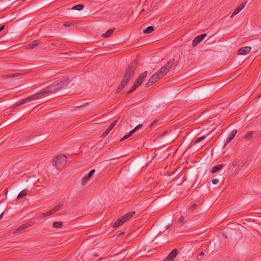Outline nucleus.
Instances as JSON below:
<instances>
[{"label": "nucleus", "mask_w": 261, "mask_h": 261, "mask_svg": "<svg viewBox=\"0 0 261 261\" xmlns=\"http://www.w3.org/2000/svg\"><path fill=\"white\" fill-rule=\"evenodd\" d=\"M69 81L68 79H67L56 84L48 85L45 88H43L40 91V92H38L34 95L27 97V98L22 99L19 103L16 105V107L20 106L28 101H31L38 99L41 96L44 95V94L49 93L56 92L62 89L64 86H66L69 83Z\"/></svg>", "instance_id": "obj_1"}, {"label": "nucleus", "mask_w": 261, "mask_h": 261, "mask_svg": "<svg viewBox=\"0 0 261 261\" xmlns=\"http://www.w3.org/2000/svg\"><path fill=\"white\" fill-rule=\"evenodd\" d=\"M137 65V62L136 60L133 61L128 65L124 73L122 80L116 90V93H119L123 88H124L127 85L130 79L134 76Z\"/></svg>", "instance_id": "obj_2"}, {"label": "nucleus", "mask_w": 261, "mask_h": 261, "mask_svg": "<svg viewBox=\"0 0 261 261\" xmlns=\"http://www.w3.org/2000/svg\"><path fill=\"white\" fill-rule=\"evenodd\" d=\"M174 63V59L169 60L168 63L163 67H162L159 71L155 73L158 75V76L161 79L166 75L172 68Z\"/></svg>", "instance_id": "obj_3"}, {"label": "nucleus", "mask_w": 261, "mask_h": 261, "mask_svg": "<svg viewBox=\"0 0 261 261\" xmlns=\"http://www.w3.org/2000/svg\"><path fill=\"white\" fill-rule=\"evenodd\" d=\"M67 162V158L64 154H60L53 160V165L58 168L64 166Z\"/></svg>", "instance_id": "obj_4"}, {"label": "nucleus", "mask_w": 261, "mask_h": 261, "mask_svg": "<svg viewBox=\"0 0 261 261\" xmlns=\"http://www.w3.org/2000/svg\"><path fill=\"white\" fill-rule=\"evenodd\" d=\"M135 214V212H131L122 216L114 223L113 225V227L117 228L119 227L123 224L126 221L130 219L132 216H133Z\"/></svg>", "instance_id": "obj_5"}, {"label": "nucleus", "mask_w": 261, "mask_h": 261, "mask_svg": "<svg viewBox=\"0 0 261 261\" xmlns=\"http://www.w3.org/2000/svg\"><path fill=\"white\" fill-rule=\"evenodd\" d=\"M147 73L148 72L145 71L143 73L140 74L139 77L136 80L134 84H135L137 86H140L144 81L145 77L147 76Z\"/></svg>", "instance_id": "obj_6"}, {"label": "nucleus", "mask_w": 261, "mask_h": 261, "mask_svg": "<svg viewBox=\"0 0 261 261\" xmlns=\"http://www.w3.org/2000/svg\"><path fill=\"white\" fill-rule=\"evenodd\" d=\"M207 34L204 33L196 37L192 41V45L193 47L196 46L206 36Z\"/></svg>", "instance_id": "obj_7"}, {"label": "nucleus", "mask_w": 261, "mask_h": 261, "mask_svg": "<svg viewBox=\"0 0 261 261\" xmlns=\"http://www.w3.org/2000/svg\"><path fill=\"white\" fill-rule=\"evenodd\" d=\"M178 251L177 249H173L166 257L164 261H172L178 254Z\"/></svg>", "instance_id": "obj_8"}, {"label": "nucleus", "mask_w": 261, "mask_h": 261, "mask_svg": "<svg viewBox=\"0 0 261 261\" xmlns=\"http://www.w3.org/2000/svg\"><path fill=\"white\" fill-rule=\"evenodd\" d=\"M95 172V170L94 169L90 170L88 174L84 176L82 179L81 184L83 186L85 185Z\"/></svg>", "instance_id": "obj_9"}, {"label": "nucleus", "mask_w": 261, "mask_h": 261, "mask_svg": "<svg viewBox=\"0 0 261 261\" xmlns=\"http://www.w3.org/2000/svg\"><path fill=\"white\" fill-rule=\"evenodd\" d=\"M160 78L158 76V75L154 73L149 80V81L146 84V87H149L150 86L152 85L154 83L156 82Z\"/></svg>", "instance_id": "obj_10"}, {"label": "nucleus", "mask_w": 261, "mask_h": 261, "mask_svg": "<svg viewBox=\"0 0 261 261\" xmlns=\"http://www.w3.org/2000/svg\"><path fill=\"white\" fill-rule=\"evenodd\" d=\"M237 133V131L236 129H234L231 132V133L229 134V136L227 138V139L225 140L224 147L233 139Z\"/></svg>", "instance_id": "obj_11"}, {"label": "nucleus", "mask_w": 261, "mask_h": 261, "mask_svg": "<svg viewBox=\"0 0 261 261\" xmlns=\"http://www.w3.org/2000/svg\"><path fill=\"white\" fill-rule=\"evenodd\" d=\"M245 7V4L244 3H242L240 6H239L234 11V12L232 13L231 17H233L235 15H236L237 14H238Z\"/></svg>", "instance_id": "obj_12"}, {"label": "nucleus", "mask_w": 261, "mask_h": 261, "mask_svg": "<svg viewBox=\"0 0 261 261\" xmlns=\"http://www.w3.org/2000/svg\"><path fill=\"white\" fill-rule=\"evenodd\" d=\"M29 226L30 225H28L27 224L21 225L14 231V233L17 234L20 233L23 230L28 228Z\"/></svg>", "instance_id": "obj_13"}, {"label": "nucleus", "mask_w": 261, "mask_h": 261, "mask_svg": "<svg viewBox=\"0 0 261 261\" xmlns=\"http://www.w3.org/2000/svg\"><path fill=\"white\" fill-rule=\"evenodd\" d=\"M224 165L223 164H220V165H217L216 166H214L211 170V172L213 174V173H215L216 172H217V171H218L219 170H221L223 167H224Z\"/></svg>", "instance_id": "obj_14"}, {"label": "nucleus", "mask_w": 261, "mask_h": 261, "mask_svg": "<svg viewBox=\"0 0 261 261\" xmlns=\"http://www.w3.org/2000/svg\"><path fill=\"white\" fill-rule=\"evenodd\" d=\"M114 30H115L114 29H111L108 30L105 33H104L102 35V36L105 38L110 37L112 35V34L114 32Z\"/></svg>", "instance_id": "obj_15"}, {"label": "nucleus", "mask_w": 261, "mask_h": 261, "mask_svg": "<svg viewBox=\"0 0 261 261\" xmlns=\"http://www.w3.org/2000/svg\"><path fill=\"white\" fill-rule=\"evenodd\" d=\"M154 30V28L152 26H149L146 29H144L143 32L144 34L151 33Z\"/></svg>", "instance_id": "obj_16"}, {"label": "nucleus", "mask_w": 261, "mask_h": 261, "mask_svg": "<svg viewBox=\"0 0 261 261\" xmlns=\"http://www.w3.org/2000/svg\"><path fill=\"white\" fill-rule=\"evenodd\" d=\"M40 44V42L38 40H36L33 41L31 43L28 45L29 46V48H33L34 47L37 46L38 44Z\"/></svg>", "instance_id": "obj_17"}, {"label": "nucleus", "mask_w": 261, "mask_h": 261, "mask_svg": "<svg viewBox=\"0 0 261 261\" xmlns=\"http://www.w3.org/2000/svg\"><path fill=\"white\" fill-rule=\"evenodd\" d=\"M84 5L83 4H79L72 7L71 10L81 11L84 8Z\"/></svg>", "instance_id": "obj_18"}, {"label": "nucleus", "mask_w": 261, "mask_h": 261, "mask_svg": "<svg viewBox=\"0 0 261 261\" xmlns=\"http://www.w3.org/2000/svg\"><path fill=\"white\" fill-rule=\"evenodd\" d=\"M27 193H28L27 190H22L18 194L17 198L19 199L20 198H22V197L25 196L27 194Z\"/></svg>", "instance_id": "obj_19"}, {"label": "nucleus", "mask_w": 261, "mask_h": 261, "mask_svg": "<svg viewBox=\"0 0 261 261\" xmlns=\"http://www.w3.org/2000/svg\"><path fill=\"white\" fill-rule=\"evenodd\" d=\"M207 136H201V137H198V138H197L195 141H194V144H195L196 143H198L200 142H201V141H202L203 140H204L206 137Z\"/></svg>", "instance_id": "obj_20"}, {"label": "nucleus", "mask_w": 261, "mask_h": 261, "mask_svg": "<svg viewBox=\"0 0 261 261\" xmlns=\"http://www.w3.org/2000/svg\"><path fill=\"white\" fill-rule=\"evenodd\" d=\"M62 226V222H55L53 224V227L54 228H61Z\"/></svg>", "instance_id": "obj_21"}, {"label": "nucleus", "mask_w": 261, "mask_h": 261, "mask_svg": "<svg viewBox=\"0 0 261 261\" xmlns=\"http://www.w3.org/2000/svg\"><path fill=\"white\" fill-rule=\"evenodd\" d=\"M54 213H55V212L53 211V210L52 209L50 211H48V212H47L46 213L42 214L41 215V217H43V218H44V217H45L46 216L51 215H52Z\"/></svg>", "instance_id": "obj_22"}, {"label": "nucleus", "mask_w": 261, "mask_h": 261, "mask_svg": "<svg viewBox=\"0 0 261 261\" xmlns=\"http://www.w3.org/2000/svg\"><path fill=\"white\" fill-rule=\"evenodd\" d=\"M143 125L142 124H139L137 126H136L133 130H132L131 134H134L135 133L137 130H138L139 129L142 128Z\"/></svg>", "instance_id": "obj_23"}, {"label": "nucleus", "mask_w": 261, "mask_h": 261, "mask_svg": "<svg viewBox=\"0 0 261 261\" xmlns=\"http://www.w3.org/2000/svg\"><path fill=\"white\" fill-rule=\"evenodd\" d=\"M63 205V203H59L57 205H56L55 207H54L53 208V211L56 213V212H57L58 211H59L60 210V208H61V206H62Z\"/></svg>", "instance_id": "obj_24"}, {"label": "nucleus", "mask_w": 261, "mask_h": 261, "mask_svg": "<svg viewBox=\"0 0 261 261\" xmlns=\"http://www.w3.org/2000/svg\"><path fill=\"white\" fill-rule=\"evenodd\" d=\"M138 87V86H137V85L135 84H134L133 86L132 87V88L130 89V90L127 92V94H130L132 92L135 91Z\"/></svg>", "instance_id": "obj_25"}, {"label": "nucleus", "mask_w": 261, "mask_h": 261, "mask_svg": "<svg viewBox=\"0 0 261 261\" xmlns=\"http://www.w3.org/2000/svg\"><path fill=\"white\" fill-rule=\"evenodd\" d=\"M111 129H109V128H107L103 133V134H102L101 135V137L102 138H105L106 137L109 133L110 132H111Z\"/></svg>", "instance_id": "obj_26"}, {"label": "nucleus", "mask_w": 261, "mask_h": 261, "mask_svg": "<svg viewBox=\"0 0 261 261\" xmlns=\"http://www.w3.org/2000/svg\"><path fill=\"white\" fill-rule=\"evenodd\" d=\"M133 135V134H131V132H129V133L128 135H125L124 137L121 138L120 140V141L122 142L128 138H129L130 136H131Z\"/></svg>", "instance_id": "obj_27"}, {"label": "nucleus", "mask_w": 261, "mask_h": 261, "mask_svg": "<svg viewBox=\"0 0 261 261\" xmlns=\"http://www.w3.org/2000/svg\"><path fill=\"white\" fill-rule=\"evenodd\" d=\"M117 120H115V121H113L111 124L109 125V126L108 127V128H109V129H111L112 130L113 129V128L115 126V125L117 123Z\"/></svg>", "instance_id": "obj_28"}, {"label": "nucleus", "mask_w": 261, "mask_h": 261, "mask_svg": "<svg viewBox=\"0 0 261 261\" xmlns=\"http://www.w3.org/2000/svg\"><path fill=\"white\" fill-rule=\"evenodd\" d=\"M19 74H20L19 73H16V74L14 73V74L6 75L4 76V77L5 78H10V77H13L18 76Z\"/></svg>", "instance_id": "obj_29"}, {"label": "nucleus", "mask_w": 261, "mask_h": 261, "mask_svg": "<svg viewBox=\"0 0 261 261\" xmlns=\"http://www.w3.org/2000/svg\"><path fill=\"white\" fill-rule=\"evenodd\" d=\"M238 52H239V53H238L239 55H245V47H242V48H241L239 50Z\"/></svg>", "instance_id": "obj_30"}, {"label": "nucleus", "mask_w": 261, "mask_h": 261, "mask_svg": "<svg viewBox=\"0 0 261 261\" xmlns=\"http://www.w3.org/2000/svg\"><path fill=\"white\" fill-rule=\"evenodd\" d=\"M241 164H242V166H243V164L242 162H241V163H240L239 161H236L233 162V166L234 167H236L238 166H240L241 165Z\"/></svg>", "instance_id": "obj_31"}, {"label": "nucleus", "mask_w": 261, "mask_h": 261, "mask_svg": "<svg viewBox=\"0 0 261 261\" xmlns=\"http://www.w3.org/2000/svg\"><path fill=\"white\" fill-rule=\"evenodd\" d=\"M184 219V217L181 216L179 219V223L181 226L183 225L185 223Z\"/></svg>", "instance_id": "obj_32"}, {"label": "nucleus", "mask_w": 261, "mask_h": 261, "mask_svg": "<svg viewBox=\"0 0 261 261\" xmlns=\"http://www.w3.org/2000/svg\"><path fill=\"white\" fill-rule=\"evenodd\" d=\"M253 133V132L250 131V132H248L247 134H246V139L251 137Z\"/></svg>", "instance_id": "obj_33"}, {"label": "nucleus", "mask_w": 261, "mask_h": 261, "mask_svg": "<svg viewBox=\"0 0 261 261\" xmlns=\"http://www.w3.org/2000/svg\"><path fill=\"white\" fill-rule=\"evenodd\" d=\"M251 49V48L250 46H246V55L250 53V50Z\"/></svg>", "instance_id": "obj_34"}, {"label": "nucleus", "mask_w": 261, "mask_h": 261, "mask_svg": "<svg viewBox=\"0 0 261 261\" xmlns=\"http://www.w3.org/2000/svg\"><path fill=\"white\" fill-rule=\"evenodd\" d=\"M212 182L214 185H217L219 182V180L218 179H213Z\"/></svg>", "instance_id": "obj_35"}, {"label": "nucleus", "mask_w": 261, "mask_h": 261, "mask_svg": "<svg viewBox=\"0 0 261 261\" xmlns=\"http://www.w3.org/2000/svg\"><path fill=\"white\" fill-rule=\"evenodd\" d=\"M197 205L195 203H194L191 205V208L192 211H193V210H195L197 208Z\"/></svg>", "instance_id": "obj_36"}, {"label": "nucleus", "mask_w": 261, "mask_h": 261, "mask_svg": "<svg viewBox=\"0 0 261 261\" xmlns=\"http://www.w3.org/2000/svg\"><path fill=\"white\" fill-rule=\"evenodd\" d=\"M199 257H200L201 258H202L204 255V253L203 252H201L199 253Z\"/></svg>", "instance_id": "obj_37"}, {"label": "nucleus", "mask_w": 261, "mask_h": 261, "mask_svg": "<svg viewBox=\"0 0 261 261\" xmlns=\"http://www.w3.org/2000/svg\"><path fill=\"white\" fill-rule=\"evenodd\" d=\"M70 25V24H69L68 22H65L64 23V27H69Z\"/></svg>", "instance_id": "obj_38"}, {"label": "nucleus", "mask_w": 261, "mask_h": 261, "mask_svg": "<svg viewBox=\"0 0 261 261\" xmlns=\"http://www.w3.org/2000/svg\"><path fill=\"white\" fill-rule=\"evenodd\" d=\"M157 122H158V120H154V121H153L151 123V124H150V126H153L155 124V123H156Z\"/></svg>", "instance_id": "obj_39"}, {"label": "nucleus", "mask_w": 261, "mask_h": 261, "mask_svg": "<svg viewBox=\"0 0 261 261\" xmlns=\"http://www.w3.org/2000/svg\"><path fill=\"white\" fill-rule=\"evenodd\" d=\"M5 28V26L3 25L0 27V32L2 31Z\"/></svg>", "instance_id": "obj_40"}, {"label": "nucleus", "mask_w": 261, "mask_h": 261, "mask_svg": "<svg viewBox=\"0 0 261 261\" xmlns=\"http://www.w3.org/2000/svg\"><path fill=\"white\" fill-rule=\"evenodd\" d=\"M94 255L95 256H96V257L98 256V255H97V254H96V253H95V254H94Z\"/></svg>", "instance_id": "obj_41"}, {"label": "nucleus", "mask_w": 261, "mask_h": 261, "mask_svg": "<svg viewBox=\"0 0 261 261\" xmlns=\"http://www.w3.org/2000/svg\"><path fill=\"white\" fill-rule=\"evenodd\" d=\"M3 214L2 213V214L0 215V219L2 218Z\"/></svg>", "instance_id": "obj_42"}, {"label": "nucleus", "mask_w": 261, "mask_h": 261, "mask_svg": "<svg viewBox=\"0 0 261 261\" xmlns=\"http://www.w3.org/2000/svg\"><path fill=\"white\" fill-rule=\"evenodd\" d=\"M254 57H252V58H251V60H254Z\"/></svg>", "instance_id": "obj_43"}]
</instances>
